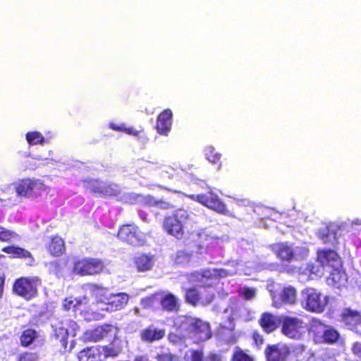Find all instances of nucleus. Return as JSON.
Instances as JSON below:
<instances>
[{"instance_id": "1", "label": "nucleus", "mask_w": 361, "mask_h": 361, "mask_svg": "<svg viewBox=\"0 0 361 361\" xmlns=\"http://www.w3.org/2000/svg\"><path fill=\"white\" fill-rule=\"evenodd\" d=\"M178 327L184 330L188 337L196 343L204 342L212 336L211 326L209 322L190 315L180 317Z\"/></svg>"}, {"instance_id": "2", "label": "nucleus", "mask_w": 361, "mask_h": 361, "mask_svg": "<svg viewBox=\"0 0 361 361\" xmlns=\"http://www.w3.org/2000/svg\"><path fill=\"white\" fill-rule=\"evenodd\" d=\"M42 286V280L39 276H22L13 281L12 293L25 301H30L39 295Z\"/></svg>"}, {"instance_id": "3", "label": "nucleus", "mask_w": 361, "mask_h": 361, "mask_svg": "<svg viewBox=\"0 0 361 361\" xmlns=\"http://www.w3.org/2000/svg\"><path fill=\"white\" fill-rule=\"evenodd\" d=\"M189 219L190 214L188 210L178 208L171 214L164 216L162 228L169 235L177 240H182L185 237V224Z\"/></svg>"}, {"instance_id": "4", "label": "nucleus", "mask_w": 361, "mask_h": 361, "mask_svg": "<svg viewBox=\"0 0 361 361\" xmlns=\"http://www.w3.org/2000/svg\"><path fill=\"white\" fill-rule=\"evenodd\" d=\"M121 353V349L114 345H91L80 350L76 358L78 361H106L109 357H117Z\"/></svg>"}, {"instance_id": "5", "label": "nucleus", "mask_w": 361, "mask_h": 361, "mask_svg": "<svg viewBox=\"0 0 361 361\" xmlns=\"http://www.w3.org/2000/svg\"><path fill=\"white\" fill-rule=\"evenodd\" d=\"M105 269L104 262L95 257H82L73 262L72 273L79 276H91L101 274Z\"/></svg>"}, {"instance_id": "6", "label": "nucleus", "mask_w": 361, "mask_h": 361, "mask_svg": "<svg viewBox=\"0 0 361 361\" xmlns=\"http://www.w3.org/2000/svg\"><path fill=\"white\" fill-rule=\"evenodd\" d=\"M83 188L98 197H116L121 193L118 185L105 183L99 179L87 178L82 180Z\"/></svg>"}, {"instance_id": "7", "label": "nucleus", "mask_w": 361, "mask_h": 361, "mask_svg": "<svg viewBox=\"0 0 361 361\" xmlns=\"http://www.w3.org/2000/svg\"><path fill=\"white\" fill-rule=\"evenodd\" d=\"M117 237L121 241L134 247L144 245L146 243L145 234L134 224L120 226Z\"/></svg>"}, {"instance_id": "8", "label": "nucleus", "mask_w": 361, "mask_h": 361, "mask_svg": "<svg viewBox=\"0 0 361 361\" xmlns=\"http://www.w3.org/2000/svg\"><path fill=\"white\" fill-rule=\"evenodd\" d=\"M305 301V309L310 312L322 313L324 311L328 303L326 297L315 288H305L301 292Z\"/></svg>"}, {"instance_id": "9", "label": "nucleus", "mask_w": 361, "mask_h": 361, "mask_svg": "<svg viewBox=\"0 0 361 361\" xmlns=\"http://www.w3.org/2000/svg\"><path fill=\"white\" fill-rule=\"evenodd\" d=\"M88 298L86 296L81 298L68 297L63 300L62 310L65 312L72 311L74 314H79L86 320H91L95 318L94 313L90 311L87 302Z\"/></svg>"}, {"instance_id": "10", "label": "nucleus", "mask_w": 361, "mask_h": 361, "mask_svg": "<svg viewBox=\"0 0 361 361\" xmlns=\"http://www.w3.org/2000/svg\"><path fill=\"white\" fill-rule=\"evenodd\" d=\"M227 275L226 271L220 269H204L192 271L190 274V281L206 288L212 286L213 280L220 279Z\"/></svg>"}, {"instance_id": "11", "label": "nucleus", "mask_w": 361, "mask_h": 361, "mask_svg": "<svg viewBox=\"0 0 361 361\" xmlns=\"http://www.w3.org/2000/svg\"><path fill=\"white\" fill-rule=\"evenodd\" d=\"M307 331V324L296 317L285 316L282 318L281 332L288 338L301 339Z\"/></svg>"}, {"instance_id": "12", "label": "nucleus", "mask_w": 361, "mask_h": 361, "mask_svg": "<svg viewBox=\"0 0 361 361\" xmlns=\"http://www.w3.org/2000/svg\"><path fill=\"white\" fill-rule=\"evenodd\" d=\"M187 197L190 200L196 201L219 214H228L226 205L219 197L217 194L212 190H209L204 194L188 195Z\"/></svg>"}, {"instance_id": "13", "label": "nucleus", "mask_w": 361, "mask_h": 361, "mask_svg": "<svg viewBox=\"0 0 361 361\" xmlns=\"http://www.w3.org/2000/svg\"><path fill=\"white\" fill-rule=\"evenodd\" d=\"M47 189L43 181L37 179L25 178L21 180L16 186V192L18 196L32 197L39 196Z\"/></svg>"}, {"instance_id": "14", "label": "nucleus", "mask_w": 361, "mask_h": 361, "mask_svg": "<svg viewBox=\"0 0 361 361\" xmlns=\"http://www.w3.org/2000/svg\"><path fill=\"white\" fill-rule=\"evenodd\" d=\"M214 298V293L206 290L204 293L201 292L196 286L185 289L184 299L185 302L194 307L198 305H207L211 303Z\"/></svg>"}, {"instance_id": "15", "label": "nucleus", "mask_w": 361, "mask_h": 361, "mask_svg": "<svg viewBox=\"0 0 361 361\" xmlns=\"http://www.w3.org/2000/svg\"><path fill=\"white\" fill-rule=\"evenodd\" d=\"M290 354L289 346L282 343L267 345L264 350L266 361H287Z\"/></svg>"}, {"instance_id": "16", "label": "nucleus", "mask_w": 361, "mask_h": 361, "mask_svg": "<svg viewBox=\"0 0 361 361\" xmlns=\"http://www.w3.org/2000/svg\"><path fill=\"white\" fill-rule=\"evenodd\" d=\"M114 326L110 324H103L94 329L86 330L83 334L85 342L97 343L107 338L112 332Z\"/></svg>"}, {"instance_id": "17", "label": "nucleus", "mask_w": 361, "mask_h": 361, "mask_svg": "<svg viewBox=\"0 0 361 361\" xmlns=\"http://www.w3.org/2000/svg\"><path fill=\"white\" fill-rule=\"evenodd\" d=\"M68 331L64 326H59L54 328L53 338L56 344L59 345V350L61 353H71L75 347V341H72L68 345Z\"/></svg>"}, {"instance_id": "18", "label": "nucleus", "mask_w": 361, "mask_h": 361, "mask_svg": "<svg viewBox=\"0 0 361 361\" xmlns=\"http://www.w3.org/2000/svg\"><path fill=\"white\" fill-rule=\"evenodd\" d=\"M317 260L323 267H334L341 264V259L339 255L331 249H322L317 252Z\"/></svg>"}, {"instance_id": "19", "label": "nucleus", "mask_w": 361, "mask_h": 361, "mask_svg": "<svg viewBox=\"0 0 361 361\" xmlns=\"http://www.w3.org/2000/svg\"><path fill=\"white\" fill-rule=\"evenodd\" d=\"M1 251L9 255L11 258L28 260L27 264L30 266H32L35 262V259L32 254L29 250L19 245H7L2 247Z\"/></svg>"}, {"instance_id": "20", "label": "nucleus", "mask_w": 361, "mask_h": 361, "mask_svg": "<svg viewBox=\"0 0 361 361\" xmlns=\"http://www.w3.org/2000/svg\"><path fill=\"white\" fill-rule=\"evenodd\" d=\"M129 295L126 293H111L104 310L110 312L121 310L127 305Z\"/></svg>"}, {"instance_id": "21", "label": "nucleus", "mask_w": 361, "mask_h": 361, "mask_svg": "<svg viewBox=\"0 0 361 361\" xmlns=\"http://www.w3.org/2000/svg\"><path fill=\"white\" fill-rule=\"evenodd\" d=\"M173 114L171 109H166L157 116L156 130L160 135H167L172 125Z\"/></svg>"}, {"instance_id": "22", "label": "nucleus", "mask_w": 361, "mask_h": 361, "mask_svg": "<svg viewBox=\"0 0 361 361\" xmlns=\"http://www.w3.org/2000/svg\"><path fill=\"white\" fill-rule=\"evenodd\" d=\"M166 334L164 329L156 327L151 324L143 329L140 332V338L142 341L146 343H153L161 340Z\"/></svg>"}, {"instance_id": "23", "label": "nucleus", "mask_w": 361, "mask_h": 361, "mask_svg": "<svg viewBox=\"0 0 361 361\" xmlns=\"http://www.w3.org/2000/svg\"><path fill=\"white\" fill-rule=\"evenodd\" d=\"M46 249L51 256L60 257L66 252L65 241L59 235L51 236L46 245Z\"/></svg>"}, {"instance_id": "24", "label": "nucleus", "mask_w": 361, "mask_h": 361, "mask_svg": "<svg viewBox=\"0 0 361 361\" xmlns=\"http://www.w3.org/2000/svg\"><path fill=\"white\" fill-rule=\"evenodd\" d=\"M327 281L329 285L336 288H341L346 286L348 276L341 265L340 267H336L332 269L327 278Z\"/></svg>"}, {"instance_id": "25", "label": "nucleus", "mask_w": 361, "mask_h": 361, "mask_svg": "<svg viewBox=\"0 0 361 361\" xmlns=\"http://www.w3.org/2000/svg\"><path fill=\"white\" fill-rule=\"evenodd\" d=\"M326 327V325L321 320L313 318L310 321L309 325H307V331L309 335L313 338L314 343H319Z\"/></svg>"}, {"instance_id": "26", "label": "nucleus", "mask_w": 361, "mask_h": 361, "mask_svg": "<svg viewBox=\"0 0 361 361\" xmlns=\"http://www.w3.org/2000/svg\"><path fill=\"white\" fill-rule=\"evenodd\" d=\"M341 318L343 322L351 329L361 326V312L346 308L343 310Z\"/></svg>"}, {"instance_id": "27", "label": "nucleus", "mask_w": 361, "mask_h": 361, "mask_svg": "<svg viewBox=\"0 0 361 361\" xmlns=\"http://www.w3.org/2000/svg\"><path fill=\"white\" fill-rule=\"evenodd\" d=\"M87 286L91 296L94 298L95 302L97 304L106 305L110 295L108 294L107 288L95 283H89Z\"/></svg>"}, {"instance_id": "28", "label": "nucleus", "mask_w": 361, "mask_h": 361, "mask_svg": "<svg viewBox=\"0 0 361 361\" xmlns=\"http://www.w3.org/2000/svg\"><path fill=\"white\" fill-rule=\"evenodd\" d=\"M133 262L138 271H146L152 269L154 265V256L142 253L135 257Z\"/></svg>"}, {"instance_id": "29", "label": "nucleus", "mask_w": 361, "mask_h": 361, "mask_svg": "<svg viewBox=\"0 0 361 361\" xmlns=\"http://www.w3.org/2000/svg\"><path fill=\"white\" fill-rule=\"evenodd\" d=\"M259 324L267 334L274 331L278 326L276 317L270 312L262 313L259 318Z\"/></svg>"}, {"instance_id": "30", "label": "nucleus", "mask_w": 361, "mask_h": 361, "mask_svg": "<svg viewBox=\"0 0 361 361\" xmlns=\"http://www.w3.org/2000/svg\"><path fill=\"white\" fill-rule=\"evenodd\" d=\"M160 304L162 309L169 312H178L180 309L177 298L171 293L161 298Z\"/></svg>"}, {"instance_id": "31", "label": "nucleus", "mask_w": 361, "mask_h": 361, "mask_svg": "<svg viewBox=\"0 0 361 361\" xmlns=\"http://www.w3.org/2000/svg\"><path fill=\"white\" fill-rule=\"evenodd\" d=\"M275 254L282 261L290 262L294 259L293 250L287 243H281L275 247Z\"/></svg>"}, {"instance_id": "32", "label": "nucleus", "mask_w": 361, "mask_h": 361, "mask_svg": "<svg viewBox=\"0 0 361 361\" xmlns=\"http://www.w3.org/2000/svg\"><path fill=\"white\" fill-rule=\"evenodd\" d=\"M38 336L39 334L35 329L27 328L21 332L19 336L20 344L23 348L30 347Z\"/></svg>"}, {"instance_id": "33", "label": "nucleus", "mask_w": 361, "mask_h": 361, "mask_svg": "<svg viewBox=\"0 0 361 361\" xmlns=\"http://www.w3.org/2000/svg\"><path fill=\"white\" fill-rule=\"evenodd\" d=\"M297 292L294 287L289 286L284 287L281 293L280 298L283 303L293 305L296 301Z\"/></svg>"}, {"instance_id": "34", "label": "nucleus", "mask_w": 361, "mask_h": 361, "mask_svg": "<svg viewBox=\"0 0 361 361\" xmlns=\"http://www.w3.org/2000/svg\"><path fill=\"white\" fill-rule=\"evenodd\" d=\"M339 337L340 334L338 331L333 327L326 326L319 343L333 344L338 341Z\"/></svg>"}, {"instance_id": "35", "label": "nucleus", "mask_w": 361, "mask_h": 361, "mask_svg": "<svg viewBox=\"0 0 361 361\" xmlns=\"http://www.w3.org/2000/svg\"><path fill=\"white\" fill-rule=\"evenodd\" d=\"M25 137L30 145H44L47 142L45 137L39 131L27 132Z\"/></svg>"}, {"instance_id": "36", "label": "nucleus", "mask_w": 361, "mask_h": 361, "mask_svg": "<svg viewBox=\"0 0 361 361\" xmlns=\"http://www.w3.org/2000/svg\"><path fill=\"white\" fill-rule=\"evenodd\" d=\"M205 155L207 160L212 164L221 166V154L216 152L215 148L212 146H209L205 149Z\"/></svg>"}, {"instance_id": "37", "label": "nucleus", "mask_w": 361, "mask_h": 361, "mask_svg": "<svg viewBox=\"0 0 361 361\" xmlns=\"http://www.w3.org/2000/svg\"><path fill=\"white\" fill-rule=\"evenodd\" d=\"M231 361H254L253 357L239 346L234 348Z\"/></svg>"}, {"instance_id": "38", "label": "nucleus", "mask_w": 361, "mask_h": 361, "mask_svg": "<svg viewBox=\"0 0 361 361\" xmlns=\"http://www.w3.org/2000/svg\"><path fill=\"white\" fill-rule=\"evenodd\" d=\"M192 254L185 250H178L173 257V262L177 264H188L191 260Z\"/></svg>"}, {"instance_id": "39", "label": "nucleus", "mask_w": 361, "mask_h": 361, "mask_svg": "<svg viewBox=\"0 0 361 361\" xmlns=\"http://www.w3.org/2000/svg\"><path fill=\"white\" fill-rule=\"evenodd\" d=\"M18 237V235L15 231L0 226V242L10 243L13 239Z\"/></svg>"}, {"instance_id": "40", "label": "nucleus", "mask_w": 361, "mask_h": 361, "mask_svg": "<svg viewBox=\"0 0 361 361\" xmlns=\"http://www.w3.org/2000/svg\"><path fill=\"white\" fill-rule=\"evenodd\" d=\"M189 353L188 356L185 355L184 361H204V352L202 348L191 349Z\"/></svg>"}, {"instance_id": "41", "label": "nucleus", "mask_w": 361, "mask_h": 361, "mask_svg": "<svg viewBox=\"0 0 361 361\" xmlns=\"http://www.w3.org/2000/svg\"><path fill=\"white\" fill-rule=\"evenodd\" d=\"M148 204L164 210H168L173 208V205L172 204L162 199L154 200L153 198H149Z\"/></svg>"}, {"instance_id": "42", "label": "nucleus", "mask_w": 361, "mask_h": 361, "mask_svg": "<svg viewBox=\"0 0 361 361\" xmlns=\"http://www.w3.org/2000/svg\"><path fill=\"white\" fill-rule=\"evenodd\" d=\"M155 358L157 361H179L178 356L170 351H162L158 353Z\"/></svg>"}, {"instance_id": "43", "label": "nucleus", "mask_w": 361, "mask_h": 361, "mask_svg": "<svg viewBox=\"0 0 361 361\" xmlns=\"http://www.w3.org/2000/svg\"><path fill=\"white\" fill-rule=\"evenodd\" d=\"M307 267L309 270V276L310 279H312L314 276H318L320 274L319 267L314 263L309 262L307 263Z\"/></svg>"}, {"instance_id": "44", "label": "nucleus", "mask_w": 361, "mask_h": 361, "mask_svg": "<svg viewBox=\"0 0 361 361\" xmlns=\"http://www.w3.org/2000/svg\"><path fill=\"white\" fill-rule=\"evenodd\" d=\"M298 274L300 278H302L305 280L310 279V276H309V270L307 267V263L302 264L300 267H298Z\"/></svg>"}, {"instance_id": "45", "label": "nucleus", "mask_w": 361, "mask_h": 361, "mask_svg": "<svg viewBox=\"0 0 361 361\" xmlns=\"http://www.w3.org/2000/svg\"><path fill=\"white\" fill-rule=\"evenodd\" d=\"M241 295L245 300H250L255 295V290L252 288L245 287L242 290Z\"/></svg>"}, {"instance_id": "46", "label": "nucleus", "mask_w": 361, "mask_h": 361, "mask_svg": "<svg viewBox=\"0 0 361 361\" xmlns=\"http://www.w3.org/2000/svg\"><path fill=\"white\" fill-rule=\"evenodd\" d=\"M351 352L354 356L361 360V343H353L351 346Z\"/></svg>"}, {"instance_id": "47", "label": "nucleus", "mask_w": 361, "mask_h": 361, "mask_svg": "<svg viewBox=\"0 0 361 361\" xmlns=\"http://www.w3.org/2000/svg\"><path fill=\"white\" fill-rule=\"evenodd\" d=\"M36 358V354L25 352L20 355L18 361H35Z\"/></svg>"}, {"instance_id": "48", "label": "nucleus", "mask_w": 361, "mask_h": 361, "mask_svg": "<svg viewBox=\"0 0 361 361\" xmlns=\"http://www.w3.org/2000/svg\"><path fill=\"white\" fill-rule=\"evenodd\" d=\"M204 361H222V356L220 353L212 352L204 357Z\"/></svg>"}, {"instance_id": "49", "label": "nucleus", "mask_w": 361, "mask_h": 361, "mask_svg": "<svg viewBox=\"0 0 361 361\" xmlns=\"http://www.w3.org/2000/svg\"><path fill=\"white\" fill-rule=\"evenodd\" d=\"M252 338L255 343L258 346L262 345L264 343L263 336L258 331H254L252 333Z\"/></svg>"}, {"instance_id": "50", "label": "nucleus", "mask_w": 361, "mask_h": 361, "mask_svg": "<svg viewBox=\"0 0 361 361\" xmlns=\"http://www.w3.org/2000/svg\"><path fill=\"white\" fill-rule=\"evenodd\" d=\"M141 131H143V130H137L135 128H134L133 127H128V128L125 127L123 133H125L128 135L137 136V135H139V134Z\"/></svg>"}, {"instance_id": "51", "label": "nucleus", "mask_w": 361, "mask_h": 361, "mask_svg": "<svg viewBox=\"0 0 361 361\" xmlns=\"http://www.w3.org/2000/svg\"><path fill=\"white\" fill-rule=\"evenodd\" d=\"M109 128L116 131L123 132L125 125H123V124L118 125V124L111 123L109 124Z\"/></svg>"}, {"instance_id": "52", "label": "nucleus", "mask_w": 361, "mask_h": 361, "mask_svg": "<svg viewBox=\"0 0 361 361\" xmlns=\"http://www.w3.org/2000/svg\"><path fill=\"white\" fill-rule=\"evenodd\" d=\"M336 236L335 233L329 232V231H322L319 232V236Z\"/></svg>"}, {"instance_id": "53", "label": "nucleus", "mask_w": 361, "mask_h": 361, "mask_svg": "<svg viewBox=\"0 0 361 361\" xmlns=\"http://www.w3.org/2000/svg\"><path fill=\"white\" fill-rule=\"evenodd\" d=\"M133 361H149V360L146 355H139L136 356Z\"/></svg>"}, {"instance_id": "54", "label": "nucleus", "mask_w": 361, "mask_h": 361, "mask_svg": "<svg viewBox=\"0 0 361 361\" xmlns=\"http://www.w3.org/2000/svg\"><path fill=\"white\" fill-rule=\"evenodd\" d=\"M4 279L0 276V293L3 292L4 290Z\"/></svg>"}, {"instance_id": "55", "label": "nucleus", "mask_w": 361, "mask_h": 361, "mask_svg": "<svg viewBox=\"0 0 361 361\" xmlns=\"http://www.w3.org/2000/svg\"><path fill=\"white\" fill-rule=\"evenodd\" d=\"M140 217L143 220V221H146L147 220V214L145 213H140Z\"/></svg>"}, {"instance_id": "56", "label": "nucleus", "mask_w": 361, "mask_h": 361, "mask_svg": "<svg viewBox=\"0 0 361 361\" xmlns=\"http://www.w3.org/2000/svg\"><path fill=\"white\" fill-rule=\"evenodd\" d=\"M70 323L72 324V326H77V324L74 321H71Z\"/></svg>"}, {"instance_id": "57", "label": "nucleus", "mask_w": 361, "mask_h": 361, "mask_svg": "<svg viewBox=\"0 0 361 361\" xmlns=\"http://www.w3.org/2000/svg\"><path fill=\"white\" fill-rule=\"evenodd\" d=\"M0 200H1V201H5V200H6V199L0 198Z\"/></svg>"}, {"instance_id": "58", "label": "nucleus", "mask_w": 361, "mask_h": 361, "mask_svg": "<svg viewBox=\"0 0 361 361\" xmlns=\"http://www.w3.org/2000/svg\"><path fill=\"white\" fill-rule=\"evenodd\" d=\"M171 338H172V336H171V335H170V336H169V339H170V341H171Z\"/></svg>"}]
</instances>
